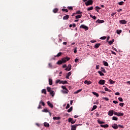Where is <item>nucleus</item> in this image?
<instances>
[{
    "label": "nucleus",
    "instance_id": "obj_20",
    "mask_svg": "<svg viewBox=\"0 0 130 130\" xmlns=\"http://www.w3.org/2000/svg\"><path fill=\"white\" fill-rule=\"evenodd\" d=\"M53 119L54 120H59V119H60V117H53Z\"/></svg>",
    "mask_w": 130,
    "mask_h": 130
},
{
    "label": "nucleus",
    "instance_id": "obj_8",
    "mask_svg": "<svg viewBox=\"0 0 130 130\" xmlns=\"http://www.w3.org/2000/svg\"><path fill=\"white\" fill-rule=\"evenodd\" d=\"M65 70L67 71V72H69V71H71V70H72V65H71V64H69L68 65V67L66 68Z\"/></svg>",
    "mask_w": 130,
    "mask_h": 130
},
{
    "label": "nucleus",
    "instance_id": "obj_39",
    "mask_svg": "<svg viewBox=\"0 0 130 130\" xmlns=\"http://www.w3.org/2000/svg\"><path fill=\"white\" fill-rule=\"evenodd\" d=\"M83 89H81L79 90H78L77 91H75L74 92V94H78V93H80V92H81V91H82Z\"/></svg>",
    "mask_w": 130,
    "mask_h": 130
},
{
    "label": "nucleus",
    "instance_id": "obj_29",
    "mask_svg": "<svg viewBox=\"0 0 130 130\" xmlns=\"http://www.w3.org/2000/svg\"><path fill=\"white\" fill-rule=\"evenodd\" d=\"M98 122L100 124H103L105 123L104 121H101V120H100L99 119L98 120Z\"/></svg>",
    "mask_w": 130,
    "mask_h": 130
},
{
    "label": "nucleus",
    "instance_id": "obj_35",
    "mask_svg": "<svg viewBox=\"0 0 130 130\" xmlns=\"http://www.w3.org/2000/svg\"><path fill=\"white\" fill-rule=\"evenodd\" d=\"M75 18H76V19H80V18H82V14L76 16Z\"/></svg>",
    "mask_w": 130,
    "mask_h": 130
},
{
    "label": "nucleus",
    "instance_id": "obj_5",
    "mask_svg": "<svg viewBox=\"0 0 130 130\" xmlns=\"http://www.w3.org/2000/svg\"><path fill=\"white\" fill-rule=\"evenodd\" d=\"M69 122H71L72 124H74V123H76V120H73L72 118H69L68 119Z\"/></svg>",
    "mask_w": 130,
    "mask_h": 130
},
{
    "label": "nucleus",
    "instance_id": "obj_61",
    "mask_svg": "<svg viewBox=\"0 0 130 130\" xmlns=\"http://www.w3.org/2000/svg\"><path fill=\"white\" fill-rule=\"evenodd\" d=\"M100 67V65H96V70H99V68Z\"/></svg>",
    "mask_w": 130,
    "mask_h": 130
},
{
    "label": "nucleus",
    "instance_id": "obj_25",
    "mask_svg": "<svg viewBox=\"0 0 130 130\" xmlns=\"http://www.w3.org/2000/svg\"><path fill=\"white\" fill-rule=\"evenodd\" d=\"M50 95H51L52 97H54V91L53 90H51L50 92Z\"/></svg>",
    "mask_w": 130,
    "mask_h": 130
},
{
    "label": "nucleus",
    "instance_id": "obj_15",
    "mask_svg": "<svg viewBox=\"0 0 130 130\" xmlns=\"http://www.w3.org/2000/svg\"><path fill=\"white\" fill-rule=\"evenodd\" d=\"M100 45H101V44L98 43V44H95V45L94 46V48H96L97 49L98 48H99Z\"/></svg>",
    "mask_w": 130,
    "mask_h": 130
},
{
    "label": "nucleus",
    "instance_id": "obj_19",
    "mask_svg": "<svg viewBox=\"0 0 130 130\" xmlns=\"http://www.w3.org/2000/svg\"><path fill=\"white\" fill-rule=\"evenodd\" d=\"M100 126H101V127H104V128H105L106 127H108V126H109V125H108V124H106L105 125L101 124L100 125Z\"/></svg>",
    "mask_w": 130,
    "mask_h": 130
},
{
    "label": "nucleus",
    "instance_id": "obj_26",
    "mask_svg": "<svg viewBox=\"0 0 130 130\" xmlns=\"http://www.w3.org/2000/svg\"><path fill=\"white\" fill-rule=\"evenodd\" d=\"M58 83H59V84H62V81H60V80H59V79H58L56 81V84H58Z\"/></svg>",
    "mask_w": 130,
    "mask_h": 130
},
{
    "label": "nucleus",
    "instance_id": "obj_31",
    "mask_svg": "<svg viewBox=\"0 0 130 130\" xmlns=\"http://www.w3.org/2000/svg\"><path fill=\"white\" fill-rule=\"evenodd\" d=\"M113 42H114V39H113L112 41H109L108 43L110 45H111L113 44Z\"/></svg>",
    "mask_w": 130,
    "mask_h": 130
},
{
    "label": "nucleus",
    "instance_id": "obj_2",
    "mask_svg": "<svg viewBox=\"0 0 130 130\" xmlns=\"http://www.w3.org/2000/svg\"><path fill=\"white\" fill-rule=\"evenodd\" d=\"M62 89H64V91H62V92L65 94H69V90H68V88L66 87L65 86L62 85L61 86Z\"/></svg>",
    "mask_w": 130,
    "mask_h": 130
},
{
    "label": "nucleus",
    "instance_id": "obj_12",
    "mask_svg": "<svg viewBox=\"0 0 130 130\" xmlns=\"http://www.w3.org/2000/svg\"><path fill=\"white\" fill-rule=\"evenodd\" d=\"M120 24H126L127 22L125 21V20H121L119 21Z\"/></svg>",
    "mask_w": 130,
    "mask_h": 130
},
{
    "label": "nucleus",
    "instance_id": "obj_57",
    "mask_svg": "<svg viewBox=\"0 0 130 130\" xmlns=\"http://www.w3.org/2000/svg\"><path fill=\"white\" fill-rule=\"evenodd\" d=\"M123 105H124V103H121L119 104V106H121V107H123Z\"/></svg>",
    "mask_w": 130,
    "mask_h": 130
},
{
    "label": "nucleus",
    "instance_id": "obj_38",
    "mask_svg": "<svg viewBox=\"0 0 130 130\" xmlns=\"http://www.w3.org/2000/svg\"><path fill=\"white\" fill-rule=\"evenodd\" d=\"M92 94H93V95H94L95 96H96V97H99V94H98L96 92H92Z\"/></svg>",
    "mask_w": 130,
    "mask_h": 130
},
{
    "label": "nucleus",
    "instance_id": "obj_41",
    "mask_svg": "<svg viewBox=\"0 0 130 130\" xmlns=\"http://www.w3.org/2000/svg\"><path fill=\"white\" fill-rule=\"evenodd\" d=\"M42 112H49V111H48V110L47 109H44V110H43Z\"/></svg>",
    "mask_w": 130,
    "mask_h": 130
},
{
    "label": "nucleus",
    "instance_id": "obj_54",
    "mask_svg": "<svg viewBox=\"0 0 130 130\" xmlns=\"http://www.w3.org/2000/svg\"><path fill=\"white\" fill-rule=\"evenodd\" d=\"M107 37L106 36L102 37L100 39H102V40H105L106 39Z\"/></svg>",
    "mask_w": 130,
    "mask_h": 130
},
{
    "label": "nucleus",
    "instance_id": "obj_40",
    "mask_svg": "<svg viewBox=\"0 0 130 130\" xmlns=\"http://www.w3.org/2000/svg\"><path fill=\"white\" fill-rule=\"evenodd\" d=\"M63 63L62 60H59L57 62V64H62Z\"/></svg>",
    "mask_w": 130,
    "mask_h": 130
},
{
    "label": "nucleus",
    "instance_id": "obj_37",
    "mask_svg": "<svg viewBox=\"0 0 130 130\" xmlns=\"http://www.w3.org/2000/svg\"><path fill=\"white\" fill-rule=\"evenodd\" d=\"M42 93L43 94H45V95H46V89H43L42 90Z\"/></svg>",
    "mask_w": 130,
    "mask_h": 130
},
{
    "label": "nucleus",
    "instance_id": "obj_59",
    "mask_svg": "<svg viewBox=\"0 0 130 130\" xmlns=\"http://www.w3.org/2000/svg\"><path fill=\"white\" fill-rule=\"evenodd\" d=\"M68 108H70V104H68L66 107V109H68Z\"/></svg>",
    "mask_w": 130,
    "mask_h": 130
},
{
    "label": "nucleus",
    "instance_id": "obj_13",
    "mask_svg": "<svg viewBox=\"0 0 130 130\" xmlns=\"http://www.w3.org/2000/svg\"><path fill=\"white\" fill-rule=\"evenodd\" d=\"M47 103L49 107H51V108H53V105H52V104H51L50 102L48 101L47 102Z\"/></svg>",
    "mask_w": 130,
    "mask_h": 130
},
{
    "label": "nucleus",
    "instance_id": "obj_17",
    "mask_svg": "<svg viewBox=\"0 0 130 130\" xmlns=\"http://www.w3.org/2000/svg\"><path fill=\"white\" fill-rule=\"evenodd\" d=\"M44 126H45V127H49V123L47 122H45L44 123Z\"/></svg>",
    "mask_w": 130,
    "mask_h": 130
},
{
    "label": "nucleus",
    "instance_id": "obj_9",
    "mask_svg": "<svg viewBox=\"0 0 130 130\" xmlns=\"http://www.w3.org/2000/svg\"><path fill=\"white\" fill-rule=\"evenodd\" d=\"M77 126H79V125H71V130L77 129Z\"/></svg>",
    "mask_w": 130,
    "mask_h": 130
},
{
    "label": "nucleus",
    "instance_id": "obj_48",
    "mask_svg": "<svg viewBox=\"0 0 130 130\" xmlns=\"http://www.w3.org/2000/svg\"><path fill=\"white\" fill-rule=\"evenodd\" d=\"M62 84H63V85H67V84H68V81H62Z\"/></svg>",
    "mask_w": 130,
    "mask_h": 130
},
{
    "label": "nucleus",
    "instance_id": "obj_18",
    "mask_svg": "<svg viewBox=\"0 0 130 130\" xmlns=\"http://www.w3.org/2000/svg\"><path fill=\"white\" fill-rule=\"evenodd\" d=\"M69 18H70V15H69L64 16L63 17V20H68V19H69Z\"/></svg>",
    "mask_w": 130,
    "mask_h": 130
},
{
    "label": "nucleus",
    "instance_id": "obj_16",
    "mask_svg": "<svg viewBox=\"0 0 130 130\" xmlns=\"http://www.w3.org/2000/svg\"><path fill=\"white\" fill-rule=\"evenodd\" d=\"M96 23H98L99 24H102V23H104V20L98 19L96 20Z\"/></svg>",
    "mask_w": 130,
    "mask_h": 130
},
{
    "label": "nucleus",
    "instance_id": "obj_53",
    "mask_svg": "<svg viewBox=\"0 0 130 130\" xmlns=\"http://www.w3.org/2000/svg\"><path fill=\"white\" fill-rule=\"evenodd\" d=\"M48 67L49 68H50V69H52V64H51V63H48Z\"/></svg>",
    "mask_w": 130,
    "mask_h": 130
},
{
    "label": "nucleus",
    "instance_id": "obj_62",
    "mask_svg": "<svg viewBox=\"0 0 130 130\" xmlns=\"http://www.w3.org/2000/svg\"><path fill=\"white\" fill-rule=\"evenodd\" d=\"M121 11H122V9H119L117 10V12L119 13L120 12H121Z\"/></svg>",
    "mask_w": 130,
    "mask_h": 130
},
{
    "label": "nucleus",
    "instance_id": "obj_43",
    "mask_svg": "<svg viewBox=\"0 0 130 130\" xmlns=\"http://www.w3.org/2000/svg\"><path fill=\"white\" fill-rule=\"evenodd\" d=\"M49 85H52V79H49Z\"/></svg>",
    "mask_w": 130,
    "mask_h": 130
},
{
    "label": "nucleus",
    "instance_id": "obj_44",
    "mask_svg": "<svg viewBox=\"0 0 130 130\" xmlns=\"http://www.w3.org/2000/svg\"><path fill=\"white\" fill-rule=\"evenodd\" d=\"M80 14H83V12H81V11H78L76 13V15H80Z\"/></svg>",
    "mask_w": 130,
    "mask_h": 130
},
{
    "label": "nucleus",
    "instance_id": "obj_51",
    "mask_svg": "<svg viewBox=\"0 0 130 130\" xmlns=\"http://www.w3.org/2000/svg\"><path fill=\"white\" fill-rule=\"evenodd\" d=\"M119 101H120V102H123V99H122V98H118Z\"/></svg>",
    "mask_w": 130,
    "mask_h": 130
},
{
    "label": "nucleus",
    "instance_id": "obj_50",
    "mask_svg": "<svg viewBox=\"0 0 130 130\" xmlns=\"http://www.w3.org/2000/svg\"><path fill=\"white\" fill-rule=\"evenodd\" d=\"M47 90L48 92H50L51 91V88H50V87H48L47 88Z\"/></svg>",
    "mask_w": 130,
    "mask_h": 130
},
{
    "label": "nucleus",
    "instance_id": "obj_63",
    "mask_svg": "<svg viewBox=\"0 0 130 130\" xmlns=\"http://www.w3.org/2000/svg\"><path fill=\"white\" fill-rule=\"evenodd\" d=\"M113 103H114V104H117V103H118V102L116 101H113Z\"/></svg>",
    "mask_w": 130,
    "mask_h": 130
},
{
    "label": "nucleus",
    "instance_id": "obj_60",
    "mask_svg": "<svg viewBox=\"0 0 130 130\" xmlns=\"http://www.w3.org/2000/svg\"><path fill=\"white\" fill-rule=\"evenodd\" d=\"M112 52V54H114V55H116V53L114 52L113 51H110Z\"/></svg>",
    "mask_w": 130,
    "mask_h": 130
},
{
    "label": "nucleus",
    "instance_id": "obj_14",
    "mask_svg": "<svg viewBox=\"0 0 130 130\" xmlns=\"http://www.w3.org/2000/svg\"><path fill=\"white\" fill-rule=\"evenodd\" d=\"M84 84H86V85H90L92 84V82L90 81L85 80L84 81Z\"/></svg>",
    "mask_w": 130,
    "mask_h": 130
},
{
    "label": "nucleus",
    "instance_id": "obj_52",
    "mask_svg": "<svg viewBox=\"0 0 130 130\" xmlns=\"http://www.w3.org/2000/svg\"><path fill=\"white\" fill-rule=\"evenodd\" d=\"M96 108H97V106L96 105L93 106L92 109V111H93V110H95V109H96Z\"/></svg>",
    "mask_w": 130,
    "mask_h": 130
},
{
    "label": "nucleus",
    "instance_id": "obj_7",
    "mask_svg": "<svg viewBox=\"0 0 130 130\" xmlns=\"http://www.w3.org/2000/svg\"><path fill=\"white\" fill-rule=\"evenodd\" d=\"M113 114H114V111H113V110H111L109 111L108 115L109 116H112V115H113Z\"/></svg>",
    "mask_w": 130,
    "mask_h": 130
},
{
    "label": "nucleus",
    "instance_id": "obj_4",
    "mask_svg": "<svg viewBox=\"0 0 130 130\" xmlns=\"http://www.w3.org/2000/svg\"><path fill=\"white\" fill-rule=\"evenodd\" d=\"M80 28H82V29H85V31L89 30V27H88V26L85 25V24L81 25L80 26Z\"/></svg>",
    "mask_w": 130,
    "mask_h": 130
},
{
    "label": "nucleus",
    "instance_id": "obj_30",
    "mask_svg": "<svg viewBox=\"0 0 130 130\" xmlns=\"http://www.w3.org/2000/svg\"><path fill=\"white\" fill-rule=\"evenodd\" d=\"M62 54V53L61 52H59L56 56H55V57H59L60 55Z\"/></svg>",
    "mask_w": 130,
    "mask_h": 130
},
{
    "label": "nucleus",
    "instance_id": "obj_21",
    "mask_svg": "<svg viewBox=\"0 0 130 130\" xmlns=\"http://www.w3.org/2000/svg\"><path fill=\"white\" fill-rule=\"evenodd\" d=\"M72 75V72H70L68 73L67 75L66 76L67 79H70V76Z\"/></svg>",
    "mask_w": 130,
    "mask_h": 130
},
{
    "label": "nucleus",
    "instance_id": "obj_58",
    "mask_svg": "<svg viewBox=\"0 0 130 130\" xmlns=\"http://www.w3.org/2000/svg\"><path fill=\"white\" fill-rule=\"evenodd\" d=\"M68 10H71V11H73V7L70 6L68 7Z\"/></svg>",
    "mask_w": 130,
    "mask_h": 130
},
{
    "label": "nucleus",
    "instance_id": "obj_34",
    "mask_svg": "<svg viewBox=\"0 0 130 130\" xmlns=\"http://www.w3.org/2000/svg\"><path fill=\"white\" fill-rule=\"evenodd\" d=\"M98 74H99V75L101 76H104V74L103 73H102V72L101 71H98Z\"/></svg>",
    "mask_w": 130,
    "mask_h": 130
},
{
    "label": "nucleus",
    "instance_id": "obj_10",
    "mask_svg": "<svg viewBox=\"0 0 130 130\" xmlns=\"http://www.w3.org/2000/svg\"><path fill=\"white\" fill-rule=\"evenodd\" d=\"M99 84L100 85H104V84H105V80H100L99 81Z\"/></svg>",
    "mask_w": 130,
    "mask_h": 130
},
{
    "label": "nucleus",
    "instance_id": "obj_33",
    "mask_svg": "<svg viewBox=\"0 0 130 130\" xmlns=\"http://www.w3.org/2000/svg\"><path fill=\"white\" fill-rule=\"evenodd\" d=\"M112 120H116V121H117V120H118V118H117V117H115V116H113L112 117Z\"/></svg>",
    "mask_w": 130,
    "mask_h": 130
},
{
    "label": "nucleus",
    "instance_id": "obj_45",
    "mask_svg": "<svg viewBox=\"0 0 130 130\" xmlns=\"http://www.w3.org/2000/svg\"><path fill=\"white\" fill-rule=\"evenodd\" d=\"M73 111V107H71L68 110V112H71Z\"/></svg>",
    "mask_w": 130,
    "mask_h": 130
},
{
    "label": "nucleus",
    "instance_id": "obj_49",
    "mask_svg": "<svg viewBox=\"0 0 130 130\" xmlns=\"http://www.w3.org/2000/svg\"><path fill=\"white\" fill-rule=\"evenodd\" d=\"M90 17H91V18H92V19H93V20H96V17L95 16H93L92 15H90Z\"/></svg>",
    "mask_w": 130,
    "mask_h": 130
},
{
    "label": "nucleus",
    "instance_id": "obj_1",
    "mask_svg": "<svg viewBox=\"0 0 130 130\" xmlns=\"http://www.w3.org/2000/svg\"><path fill=\"white\" fill-rule=\"evenodd\" d=\"M93 5V1L92 0H88L87 2H85V5L86 7L88 6H92Z\"/></svg>",
    "mask_w": 130,
    "mask_h": 130
},
{
    "label": "nucleus",
    "instance_id": "obj_27",
    "mask_svg": "<svg viewBox=\"0 0 130 130\" xmlns=\"http://www.w3.org/2000/svg\"><path fill=\"white\" fill-rule=\"evenodd\" d=\"M116 32H117V34H118V35H119V34H120L121 32H122V30H121V29H117L116 30Z\"/></svg>",
    "mask_w": 130,
    "mask_h": 130
},
{
    "label": "nucleus",
    "instance_id": "obj_24",
    "mask_svg": "<svg viewBox=\"0 0 130 130\" xmlns=\"http://www.w3.org/2000/svg\"><path fill=\"white\" fill-rule=\"evenodd\" d=\"M94 9V7H93V6H91L90 7H88L87 9V11H92L93 9Z\"/></svg>",
    "mask_w": 130,
    "mask_h": 130
},
{
    "label": "nucleus",
    "instance_id": "obj_55",
    "mask_svg": "<svg viewBox=\"0 0 130 130\" xmlns=\"http://www.w3.org/2000/svg\"><path fill=\"white\" fill-rule=\"evenodd\" d=\"M62 12H66V13H68L69 12V10H68V9H62Z\"/></svg>",
    "mask_w": 130,
    "mask_h": 130
},
{
    "label": "nucleus",
    "instance_id": "obj_36",
    "mask_svg": "<svg viewBox=\"0 0 130 130\" xmlns=\"http://www.w3.org/2000/svg\"><path fill=\"white\" fill-rule=\"evenodd\" d=\"M118 5H119V6H122L123 5H124V2L121 1L119 3H118Z\"/></svg>",
    "mask_w": 130,
    "mask_h": 130
},
{
    "label": "nucleus",
    "instance_id": "obj_46",
    "mask_svg": "<svg viewBox=\"0 0 130 130\" xmlns=\"http://www.w3.org/2000/svg\"><path fill=\"white\" fill-rule=\"evenodd\" d=\"M109 82H110V84H114L115 83V81H114L111 79L109 80Z\"/></svg>",
    "mask_w": 130,
    "mask_h": 130
},
{
    "label": "nucleus",
    "instance_id": "obj_42",
    "mask_svg": "<svg viewBox=\"0 0 130 130\" xmlns=\"http://www.w3.org/2000/svg\"><path fill=\"white\" fill-rule=\"evenodd\" d=\"M105 91H106V92H111V90H110L109 89H108V88L107 87H105Z\"/></svg>",
    "mask_w": 130,
    "mask_h": 130
},
{
    "label": "nucleus",
    "instance_id": "obj_32",
    "mask_svg": "<svg viewBox=\"0 0 130 130\" xmlns=\"http://www.w3.org/2000/svg\"><path fill=\"white\" fill-rule=\"evenodd\" d=\"M101 69H102L101 71H102V72H103V73L106 74V70H105V69H104V68L102 67Z\"/></svg>",
    "mask_w": 130,
    "mask_h": 130
},
{
    "label": "nucleus",
    "instance_id": "obj_6",
    "mask_svg": "<svg viewBox=\"0 0 130 130\" xmlns=\"http://www.w3.org/2000/svg\"><path fill=\"white\" fill-rule=\"evenodd\" d=\"M114 115H117V116H123V113H117L116 112H114Z\"/></svg>",
    "mask_w": 130,
    "mask_h": 130
},
{
    "label": "nucleus",
    "instance_id": "obj_64",
    "mask_svg": "<svg viewBox=\"0 0 130 130\" xmlns=\"http://www.w3.org/2000/svg\"><path fill=\"white\" fill-rule=\"evenodd\" d=\"M74 53H77V47H76L74 49Z\"/></svg>",
    "mask_w": 130,
    "mask_h": 130
},
{
    "label": "nucleus",
    "instance_id": "obj_56",
    "mask_svg": "<svg viewBox=\"0 0 130 130\" xmlns=\"http://www.w3.org/2000/svg\"><path fill=\"white\" fill-rule=\"evenodd\" d=\"M103 99H104V100H106V101H109V99H108V98H103Z\"/></svg>",
    "mask_w": 130,
    "mask_h": 130
},
{
    "label": "nucleus",
    "instance_id": "obj_28",
    "mask_svg": "<svg viewBox=\"0 0 130 130\" xmlns=\"http://www.w3.org/2000/svg\"><path fill=\"white\" fill-rule=\"evenodd\" d=\"M57 12H58V9L55 8L53 10V13H54L55 14Z\"/></svg>",
    "mask_w": 130,
    "mask_h": 130
},
{
    "label": "nucleus",
    "instance_id": "obj_3",
    "mask_svg": "<svg viewBox=\"0 0 130 130\" xmlns=\"http://www.w3.org/2000/svg\"><path fill=\"white\" fill-rule=\"evenodd\" d=\"M70 59H71V58H70V57H64V58H62L61 60L63 63H64V62H67V61H69V60H70Z\"/></svg>",
    "mask_w": 130,
    "mask_h": 130
},
{
    "label": "nucleus",
    "instance_id": "obj_23",
    "mask_svg": "<svg viewBox=\"0 0 130 130\" xmlns=\"http://www.w3.org/2000/svg\"><path fill=\"white\" fill-rule=\"evenodd\" d=\"M103 63H104V65L105 67H108V66H109L108 63L107 61H103Z\"/></svg>",
    "mask_w": 130,
    "mask_h": 130
},
{
    "label": "nucleus",
    "instance_id": "obj_11",
    "mask_svg": "<svg viewBox=\"0 0 130 130\" xmlns=\"http://www.w3.org/2000/svg\"><path fill=\"white\" fill-rule=\"evenodd\" d=\"M112 127L115 129H117L118 128V126L116 124H113L112 125Z\"/></svg>",
    "mask_w": 130,
    "mask_h": 130
},
{
    "label": "nucleus",
    "instance_id": "obj_47",
    "mask_svg": "<svg viewBox=\"0 0 130 130\" xmlns=\"http://www.w3.org/2000/svg\"><path fill=\"white\" fill-rule=\"evenodd\" d=\"M40 104H42V105L43 106H45V104L44 103V102H43L42 101H41L40 102Z\"/></svg>",
    "mask_w": 130,
    "mask_h": 130
},
{
    "label": "nucleus",
    "instance_id": "obj_22",
    "mask_svg": "<svg viewBox=\"0 0 130 130\" xmlns=\"http://www.w3.org/2000/svg\"><path fill=\"white\" fill-rule=\"evenodd\" d=\"M101 10V8H100L99 6H96L95 7V10L98 13H99V10Z\"/></svg>",
    "mask_w": 130,
    "mask_h": 130
}]
</instances>
